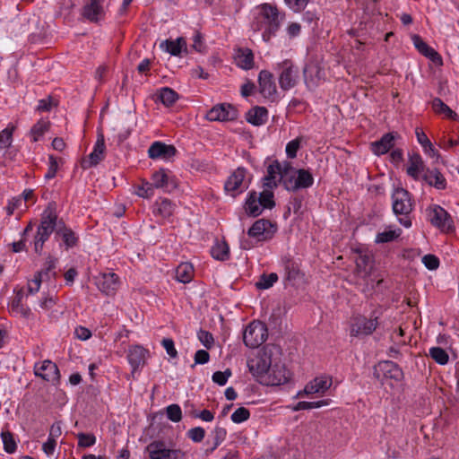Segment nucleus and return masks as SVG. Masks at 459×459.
I'll list each match as a JSON object with an SVG mask.
<instances>
[{
  "instance_id": "f704fd0d",
  "label": "nucleus",
  "mask_w": 459,
  "mask_h": 459,
  "mask_svg": "<svg viewBox=\"0 0 459 459\" xmlns=\"http://www.w3.org/2000/svg\"><path fill=\"white\" fill-rule=\"evenodd\" d=\"M246 118L248 123L259 126L266 123L268 111L264 107H255L247 113Z\"/></svg>"
},
{
  "instance_id": "5fc2aeb1",
  "label": "nucleus",
  "mask_w": 459,
  "mask_h": 459,
  "mask_svg": "<svg viewBox=\"0 0 459 459\" xmlns=\"http://www.w3.org/2000/svg\"><path fill=\"white\" fill-rule=\"evenodd\" d=\"M166 413L169 420L173 422H179L182 419V411L179 405L170 404L166 408Z\"/></svg>"
},
{
  "instance_id": "0eeeda50",
  "label": "nucleus",
  "mask_w": 459,
  "mask_h": 459,
  "mask_svg": "<svg viewBox=\"0 0 459 459\" xmlns=\"http://www.w3.org/2000/svg\"><path fill=\"white\" fill-rule=\"evenodd\" d=\"M272 366L271 356L265 351H257L247 359V368L250 373L261 383Z\"/></svg>"
},
{
  "instance_id": "58836bf2",
  "label": "nucleus",
  "mask_w": 459,
  "mask_h": 459,
  "mask_svg": "<svg viewBox=\"0 0 459 459\" xmlns=\"http://www.w3.org/2000/svg\"><path fill=\"white\" fill-rule=\"evenodd\" d=\"M261 201L258 198L257 193L252 192L248 195L245 209L247 214L256 217L260 215L264 210Z\"/></svg>"
},
{
  "instance_id": "a19ab883",
  "label": "nucleus",
  "mask_w": 459,
  "mask_h": 459,
  "mask_svg": "<svg viewBox=\"0 0 459 459\" xmlns=\"http://www.w3.org/2000/svg\"><path fill=\"white\" fill-rule=\"evenodd\" d=\"M194 277V267L189 263H182L176 269V279L179 282L188 283Z\"/></svg>"
},
{
  "instance_id": "774afa93",
  "label": "nucleus",
  "mask_w": 459,
  "mask_h": 459,
  "mask_svg": "<svg viewBox=\"0 0 459 459\" xmlns=\"http://www.w3.org/2000/svg\"><path fill=\"white\" fill-rule=\"evenodd\" d=\"M56 445L57 440L48 437V439L42 444V450L47 456L50 457L55 454Z\"/></svg>"
},
{
  "instance_id": "5701e85b",
  "label": "nucleus",
  "mask_w": 459,
  "mask_h": 459,
  "mask_svg": "<svg viewBox=\"0 0 459 459\" xmlns=\"http://www.w3.org/2000/svg\"><path fill=\"white\" fill-rule=\"evenodd\" d=\"M151 183L154 188L169 190L177 186V182L171 172L166 169H160L154 171L151 177Z\"/></svg>"
},
{
  "instance_id": "dca6fc26",
  "label": "nucleus",
  "mask_w": 459,
  "mask_h": 459,
  "mask_svg": "<svg viewBox=\"0 0 459 459\" xmlns=\"http://www.w3.org/2000/svg\"><path fill=\"white\" fill-rule=\"evenodd\" d=\"M290 378V373L283 364L275 363L271 366L266 373L264 384L268 385H281L287 383Z\"/></svg>"
},
{
  "instance_id": "e2e57ef3",
  "label": "nucleus",
  "mask_w": 459,
  "mask_h": 459,
  "mask_svg": "<svg viewBox=\"0 0 459 459\" xmlns=\"http://www.w3.org/2000/svg\"><path fill=\"white\" fill-rule=\"evenodd\" d=\"M309 0H284L285 4L294 13H300L303 11Z\"/></svg>"
},
{
  "instance_id": "052dcab7",
  "label": "nucleus",
  "mask_w": 459,
  "mask_h": 459,
  "mask_svg": "<svg viewBox=\"0 0 459 459\" xmlns=\"http://www.w3.org/2000/svg\"><path fill=\"white\" fill-rule=\"evenodd\" d=\"M187 437L195 443H200L205 437V430L202 427L192 428L187 431Z\"/></svg>"
},
{
  "instance_id": "8fccbe9b",
  "label": "nucleus",
  "mask_w": 459,
  "mask_h": 459,
  "mask_svg": "<svg viewBox=\"0 0 459 459\" xmlns=\"http://www.w3.org/2000/svg\"><path fill=\"white\" fill-rule=\"evenodd\" d=\"M213 443L211 447V452H213L225 439L227 437V430L225 428L216 426L212 432Z\"/></svg>"
},
{
  "instance_id": "393cba45",
  "label": "nucleus",
  "mask_w": 459,
  "mask_h": 459,
  "mask_svg": "<svg viewBox=\"0 0 459 459\" xmlns=\"http://www.w3.org/2000/svg\"><path fill=\"white\" fill-rule=\"evenodd\" d=\"M82 15L92 22L104 19L105 10L101 0H88L83 6Z\"/></svg>"
},
{
  "instance_id": "9d476101",
  "label": "nucleus",
  "mask_w": 459,
  "mask_h": 459,
  "mask_svg": "<svg viewBox=\"0 0 459 459\" xmlns=\"http://www.w3.org/2000/svg\"><path fill=\"white\" fill-rule=\"evenodd\" d=\"M276 230V225L272 223L269 220L259 219L253 223L247 234L257 241H266L274 236Z\"/></svg>"
},
{
  "instance_id": "f3484780",
  "label": "nucleus",
  "mask_w": 459,
  "mask_h": 459,
  "mask_svg": "<svg viewBox=\"0 0 459 459\" xmlns=\"http://www.w3.org/2000/svg\"><path fill=\"white\" fill-rule=\"evenodd\" d=\"M332 385V378L326 376H321L314 378L307 383L304 389L297 394V397L310 394H324Z\"/></svg>"
},
{
  "instance_id": "e433bc0d",
  "label": "nucleus",
  "mask_w": 459,
  "mask_h": 459,
  "mask_svg": "<svg viewBox=\"0 0 459 459\" xmlns=\"http://www.w3.org/2000/svg\"><path fill=\"white\" fill-rule=\"evenodd\" d=\"M9 309L12 315L28 318L30 316V309L22 304V294L17 293L16 297L12 300Z\"/></svg>"
},
{
  "instance_id": "49530a36",
  "label": "nucleus",
  "mask_w": 459,
  "mask_h": 459,
  "mask_svg": "<svg viewBox=\"0 0 459 459\" xmlns=\"http://www.w3.org/2000/svg\"><path fill=\"white\" fill-rule=\"evenodd\" d=\"M158 98L163 105L170 107L178 100V93L169 87H164L160 89Z\"/></svg>"
},
{
  "instance_id": "a878e982",
  "label": "nucleus",
  "mask_w": 459,
  "mask_h": 459,
  "mask_svg": "<svg viewBox=\"0 0 459 459\" xmlns=\"http://www.w3.org/2000/svg\"><path fill=\"white\" fill-rule=\"evenodd\" d=\"M105 140L102 134L98 136V139L93 146L92 152L90 153L88 160L83 161L82 167L89 169L97 166L105 157Z\"/></svg>"
},
{
  "instance_id": "79ce46f5",
  "label": "nucleus",
  "mask_w": 459,
  "mask_h": 459,
  "mask_svg": "<svg viewBox=\"0 0 459 459\" xmlns=\"http://www.w3.org/2000/svg\"><path fill=\"white\" fill-rule=\"evenodd\" d=\"M133 189V193L139 197L150 199L154 195L155 188L151 182L146 179H141L139 184L134 185Z\"/></svg>"
},
{
  "instance_id": "b1692460",
  "label": "nucleus",
  "mask_w": 459,
  "mask_h": 459,
  "mask_svg": "<svg viewBox=\"0 0 459 459\" xmlns=\"http://www.w3.org/2000/svg\"><path fill=\"white\" fill-rule=\"evenodd\" d=\"M429 169L426 167L425 162L421 156L418 153H413L409 156L408 164L406 167V173L414 180L422 179V176Z\"/></svg>"
},
{
  "instance_id": "4be33fe9",
  "label": "nucleus",
  "mask_w": 459,
  "mask_h": 459,
  "mask_svg": "<svg viewBox=\"0 0 459 459\" xmlns=\"http://www.w3.org/2000/svg\"><path fill=\"white\" fill-rule=\"evenodd\" d=\"M177 153L173 145L156 141L148 149V156L152 160H169Z\"/></svg>"
},
{
  "instance_id": "c03bdc74",
  "label": "nucleus",
  "mask_w": 459,
  "mask_h": 459,
  "mask_svg": "<svg viewBox=\"0 0 459 459\" xmlns=\"http://www.w3.org/2000/svg\"><path fill=\"white\" fill-rule=\"evenodd\" d=\"M15 126L9 124L4 130L0 132V150L6 151L13 143V134Z\"/></svg>"
},
{
  "instance_id": "20e7f679",
  "label": "nucleus",
  "mask_w": 459,
  "mask_h": 459,
  "mask_svg": "<svg viewBox=\"0 0 459 459\" xmlns=\"http://www.w3.org/2000/svg\"><path fill=\"white\" fill-rule=\"evenodd\" d=\"M291 169V164L289 161L280 162L277 160H273L266 169V175L263 178L264 186L273 189L280 183L284 186V179Z\"/></svg>"
},
{
  "instance_id": "a211bd4d",
  "label": "nucleus",
  "mask_w": 459,
  "mask_h": 459,
  "mask_svg": "<svg viewBox=\"0 0 459 459\" xmlns=\"http://www.w3.org/2000/svg\"><path fill=\"white\" fill-rule=\"evenodd\" d=\"M95 282L99 290L107 296L114 295L119 288L118 276L114 273L99 274Z\"/></svg>"
},
{
  "instance_id": "72a5a7b5",
  "label": "nucleus",
  "mask_w": 459,
  "mask_h": 459,
  "mask_svg": "<svg viewBox=\"0 0 459 459\" xmlns=\"http://www.w3.org/2000/svg\"><path fill=\"white\" fill-rule=\"evenodd\" d=\"M235 62L242 69L249 70L254 66V55L249 48H238L235 54Z\"/></svg>"
},
{
  "instance_id": "6ab92c4d",
  "label": "nucleus",
  "mask_w": 459,
  "mask_h": 459,
  "mask_svg": "<svg viewBox=\"0 0 459 459\" xmlns=\"http://www.w3.org/2000/svg\"><path fill=\"white\" fill-rule=\"evenodd\" d=\"M246 178V169L244 168H238L228 178L225 182V191L235 196L237 194L241 193L247 187L244 180Z\"/></svg>"
},
{
  "instance_id": "aec40b11",
  "label": "nucleus",
  "mask_w": 459,
  "mask_h": 459,
  "mask_svg": "<svg viewBox=\"0 0 459 459\" xmlns=\"http://www.w3.org/2000/svg\"><path fill=\"white\" fill-rule=\"evenodd\" d=\"M34 373L37 377L48 382H57L60 377L57 366L49 359L36 363L34 366Z\"/></svg>"
},
{
  "instance_id": "4d7b16f0",
  "label": "nucleus",
  "mask_w": 459,
  "mask_h": 459,
  "mask_svg": "<svg viewBox=\"0 0 459 459\" xmlns=\"http://www.w3.org/2000/svg\"><path fill=\"white\" fill-rule=\"evenodd\" d=\"M46 268L41 270L39 273H43V280L50 279L56 275L55 268L56 265V259L48 256L46 260Z\"/></svg>"
},
{
  "instance_id": "864d4df0",
  "label": "nucleus",
  "mask_w": 459,
  "mask_h": 459,
  "mask_svg": "<svg viewBox=\"0 0 459 459\" xmlns=\"http://www.w3.org/2000/svg\"><path fill=\"white\" fill-rule=\"evenodd\" d=\"M78 439V447L87 448L96 444V437L93 434L80 432L76 435Z\"/></svg>"
},
{
  "instance_id": "4468645a",
  "label": "nucleus",
  "mask_w": 459,
  "mask_h": 459,
  "mask_svg": "<svg viewBox=\"0 0 459 459\" xmlns=\"http://www.w3.org/2000/svg\"><path fill=\"white\" fill-rule=\"evenodd\" d=\"M149 356V351L141 345L135 344L129 347L127 361L132 368L133 375L143 368Z\"/></svg>"
},
{
  "instance_id": "bb28decb",
  "label": "nucleus",
  "mask_w": 459,
  "mask_h": 459,
  "mask_svg": "<svg viewBox=\"0 0 459 459\" xmlns=\"http://www.w3.org/2000/svg\"><path fill=\"white\" fill-rule=\"evenodd\" d=\"M297 70L289 61L282 64V71L279 76V83L282 90L287 91L295 86L297 82Z\"/></svg>"
},
{
  "instance_id": "338daca9",
  "label": "nucleus",
  "mask_w": 459,
  "mask_h": 459,
  "mask_svg": "<svg viewBox=\"0 0 459 459\" xmlns=\"http://www.w3.org/2000/svg\"><path fill=\"white\" fill-rule=\"evenodd\" d=\"M422 263L423 264L429 269V270H436L439 266V260L438 258L434 255H425L422 257Z\"/></svg>"
},
{
  "instance_id": "37998d69",
  "label": "nucleus",
  "mask_w": 459,
  "mask_h": 459,
  "mask_svg": "<svg viewBox=\"0 0 459 459\" xmlns=\"http://www.w3.org/2000/svg\"><path fill=\"white\" fill-rule=\"evenodd\" d=\"M211 254L213 258L225 261L230 257V248L225 241H216L212 247Z\"/></svg>"
},
{
  "instance_id": "f257e3e1",
  "label": "nucleus",
  "mask_w": 459,
  "mask_h": 459,
  "mask_svg": "<svg viewBox=\"0 0 459 459\" xmlns=\"http://www.w3.org/2000/svg\"><path fill=\"white\" fill-rule=\"evenodd\" d=\"M252 14L251 27L255 31H263L262 38L264 41H269L276 34L285 17L276 5L267 3L255 6Z\"/></svg>"
},
{
  "instance_id": "7c9ffc66",
  "label": "nucleus",
  "mask_w": 459,
  "mask_h": 459,
  "mask_svg": "<svg viewBox=\"0 0 459 459\" xmlns=\"http://www.w3.org/2000/svg\"><path fill=\"white\" fill-rule=\"evenodd\" d=\"M422 179L430 186H434L437 190H443L446 187V180L443 174L437 169H427L423 174Z\"/></svg>"
},
{
  "instance_id": "4c0bfd02",
  "label": "nucleus",
  "mask_w": 459,
  "mask_h": 459,
  "mask_svg": "<svg viewBox=\"0 0 459 459\" xmlns=\"http://www.w3.org/2000/svg\"><path fill=\"white\" fill-rule=\"evenodd\" d=\"M50 129V122L47 119H39L31 127L29 136L33 143L40 141Z\"/></svg>"
},
{
  "instance_id": "6e6d98bb",
  "label": "nucleus",
  "mask_w": 459,
  "mask_h": 459,
  "mask_svg": "<svg viewBox=\"0 0 459 459\" xmlns=\"http://www.w3.org/2000/svg\"><path fill=\"white\" fill-rule=\"evenodd\" d=\"M57 170H58L57 159L52 154L48 155V171L44 176L45 179L49 180V179L54 178L57 173Z\"/></svg>"
},
{
  "instance_id": "de8ad7c7",
  "label": "nucleus",
  "mask_w": 459,
  "mask_h": 459,
  "mask_svg": "<svg viewBox=\"0 0 459 459\" xmlns=\"http://www.w3.org/2000/svg\"><path fill=\"white\" fill-rule=\"evenodd\" d=\"M4 445V450L8 454H13L17 448V444L14 440L13 435L9 430L3 429L0 434Z\"/></svg>"
},
{
  "instance_id": "7ed1b4c3",
  "label": "nucleus",
  "mask_w": 459,
  "mask_h": 459,
  "mask_svg": "<svg viewBox=\"0 0 459 459\" xmlns=\"http://www.w3.org/2000/svg\"><path fill=\"white\" fill-rule=\"evenodd\" d=\"M392 201L393 212L397 216L399 223L404 228H411L410 214L414 207L411 194L403 188H396L392 195Z\"/></svg>"
},
{
  "instance_id": "423d86ee",
  "label": "nucleus",
  "mask_w": 459,
  "mask_h": 459,
  "mask_svg": "<svg viewBox=\"0 0 459 459\" xmlns=\"http://www.w3.org/2000/svg\"><path fill=\"white\" fill-rule=\"evenodd\" d=\"M267 339V327L260 321L251 322L244 330L243 342L248 348H258Z\"/></svg>"
},
{
  "instance_id": "0e129e2a",
  "label": "nucleus",
  "mask_w": 459,
  "mask_h": 459,
  "mask_svg": "<svg viewBox=\"0 0 459 459\" xmlns=\"http://www.w3.org/2000/svg\"><path fill=\"white\" fill-rule=\"evenodd\" d=\"M43 281V273H38L34 279L28 282V291L30 294H35L39 290L41 281Z\"/></svg>"
},
{
  "instance_id": "c756f323",
  "label": "nucleus",
  "mask_w": 459,
  "mask_h": 459,
  "mask_svg": "<svg viewBox=\"0 0 459 459\" xmlns=\"http://www.w3.org/2000/svg\"><path fill=\"white\" fill-rule=\"evenodd\" d=\"M395 135L393 133L384 134L380 140L371 143V151L376 155H383L388 152L394 144Z\"/></svg>"
},
{
  "instance_id": "6e6552de",
  "label": "nucleus",
  "mask_w": 459,
  "mask_h": 459,
  "mask_svg": "<svg viewBox=\"0 0 459 459\" xmlns=\"http://www.w3.org/2000/svg\"><path fill=\"white\" fill-rule=\"evenodd\" d=\"M150 459H183L185 452L178 448H169L163 440H154L145 448Z\"/></svg>"
},
{
  "instance_id": "1a4fd4ad",
  "label": "nucleus",
  "mask_w": 459,
  "mask_h": 459,
  "mask_svg": "<svg viewBox=\"0 0 459 459\" xmlns=\"http://www.w3.org/2000/svg\"><path fill=\"white\" fill-rule=\"evenodd\" d=\"M428 215L431 224L442 231H452L454 222L450 214L441 206L433 204L428 209Z\"/></svg>"
},
{
  "instance_id": "2f4dec72",
  "label": "nucleus",
  "mask_w": 459,
  "mask_h": 459,
  "mask_svg": "<svg viewBox=\"0 0 459 459\" xmlns=\"http://www.w3.org/2000/svg\"><path fill=\"white\" fill-rule=\"evenodd\" d=\"M160 48L172 56H179L182 50L186 49V41L181 37L175 40L166 39L160 42Z\"/></svg>"
},
{
  "instance_id": "473e14b6",
  "label": "nucleus",
  "mask_w": 459,
  "mask_h": 459,
  "mask_svg": "<svg viewBox=\"0 0 459 459\" xmlns=\"http://www.w3.org/2000/svg\"><path fill=\"white\" fill-rule=\"evenodd\" d=\"M402 230L393 225L386 226L383 231L378 232L375 238L376 244L390 243L400 238Z\"/></svg>"
},
{
  "instance_id": "c85d7f7f",
  "label": "nucleus",
  "mask_w": 459,
  "mask_h": 459,
  "mask_svg": "<svg viewBox=\"0 0 459 459\" xmlns=\"http://www.w3.org/2000/svg\"><path fill=\"white\" fill-rule=\"evenodd\" d=\"M412 41L419 52L426 57L429 58L435 64L442 63L441 56L433 48L429 47L425 41H423L420 36L414 35L412 37Z\"/></svg>"
},
{
  "instance_id": "69168bd1",
  "label": "nucleus",
  "mask_w": 459,
  "mask_h": 459,
  "mask_svg": "<svg viewBox=\"0 0 459 459\" xmlns=\"http://www.w3.org/2000/svg\"><path fill=\"white\" fill-rule=\"evenodd\" d=\"M161 345L165 349L167 354L175 359L178 357V351L175 348L174 341L171 338H164L161 341Z\"/></svg>"
},
{
  "instance_id": "680f3d73",
  "label": "nucleus",
  "mask_w": 459,
  "mask_h": 459,
  "mask_svg": "<svg viewBox=\"0 0 459 459\" xmlns=\"http://www.w3.org/2000/svg\"><path fill=\"white\" fill-rule=\"evenodd\" d=\"M231 376L230 369L225 371H216L212 374V379L219 385H225L229 377Z\"/></svg>"
},
{
  "instance_id": "c9c22d12",
  "label": "nucleus",
  "mask_w": 459,
  "mask_h": 459,
  "mask_svg": "<svg viewBox=\"0 0 459 459\" xmlns=\"http://www.w3.org/2000/svg\"><path fill=\"white\" fill-rule=\"evenodd\" d=\"M56 235L62 238L67 249L74 247L78 240L75 233L62 222H59V226H57L56 230Z\"/></svg>"
},
{
  "instance_id": "9b49d317",
  "label": "nucleus",
  "mask_w": 459,
  "mask_h": 459,
  "mask_svg": "<svg viewBox=\"0 0 459 459\" xmlns=\"http://www.w3.org/2000/svg\"><path fill=\"white\" fill-rule=\"evenodd\" d=\"M377 317L367 318L363 316H357L351 319L350 333L351 336L369 335L377 327Z\"/></svg>"
},
{
  "instance_id": "ddd939ff",
  "label": "nucleus",
  "mask_w": 459,
  "mask_h": 459,
  "mask_svg": "<svg viewBox=\"0 0 459 459\" xmlns=\"http://www.w3.org/2000/svg\"><path fill=\"white\" fill-rule=\"evenodd\" d=\"M238 110L230 104L222 103L212 107L205 117L209 121H232L238 118Z\"/></svg>"
},
{
  "instance_id": "f03ea898",
  "label": "nucleus",
  "mask_w": 459,
  "mask_h": 459,
  "mask_svg": "<svg viewBox=\"0 0 459 459\" xmlns=\"http://www.w3.org/2000/svg\"><path fill=\"white\" fill-rule=\"evenodd\" d=\"M57 215L53 204H48L43 211L40 224L38 227L34 238V249L38 254H41L45 242L49 238L50 235L56 230Z\"/></svg>"
},
{
  "instance_id": "3c124183",
  "label": "nucleus",
  "mask_w": 459,
  "mask_h": 459,
  "mask_svg": "<svg viewBox=\"0 0 459 459\" xmlns=\"http://www.w3.org/2000/svg\"><path fill=\"white\" fill-rule=\"evenodd\" d=\"M278 281V275L275 273L261 275L259 281L256 282V287L260 290H266L271 288Z\"/></svg>"
},
{
  "instance_id": "ea45409f",
  "label": "nucleus",
  "mask_w": 459,
  "mask_h": 459,
  "mask_svg": "<svg viewBox=\"0 0 459 459\" xmlns=\"http://www.w3.org/2000/svg\"><path fill=\"white\" fill-rule=\"evenodd\" d=\"M433 111L437 115H443L445 117L456 120L458 116L439 98H435L431 102Z\"/></svg>"
},
{
  "instance_id": "39448f33",
  "label": "nucleus",
  "mask_w": 459,
  "mask_h": 459,
  "mask_svg": "<svg viewBox=\"0 0 459 459\" xmlns=\"http://www.w3.org/2000/svg\"><path fill=\"white\" fill-rule=\"evenodd\" d=\"M313 184L314 178L308 170L303 169H296L292 166L284 179V188L290 192L308 188Z\"/></svg>"
},
{
  "instance_id": "f8f14e48",
  "label": "nucleus",
  "mask_w": 459,
  "mask_h": 459,
  "mask_svg": "<svg viewBox=\"0 0 459 459\" xmlns=\"http://www.w3.org/2000/svg\"><path fill=\"white\" fill-rule=\"evenodd\" d=\"M376 377L383 383L388 380L399 382L403 378V371L398 365L393 361H382L375 368Z\"/></svg>"
},
{
  "instance_id": "2eb2a0df",
  "label": "nucleus",
  "mask_w": 459,
  "mask_h": 459,
  "mask_svg": "<svg viewBox=\"0 0 459 459\" xmlns=\"http://www.w3.org/2000/svg\"><path fill=\"white\" fill-rule=\"evenodd\" d=\"M373 261L370 255L367 254H359L356 258V273L362 280L366 281L368 288H374V281L372 279Z\"/></svg>"
},
{
  "instance_id": "cd10ccee",
  "label": "nucleus",
  "mask_w": 459,
  "mask_h": 459,
  "mask_svg": "<svg viewBox=\"0 0 459 459\" xmlns=\"http://www.w3.org/2000/svg\"><path fill=\"white\" fill-rule=\"evenodd\" d=\"M176 205L168 198H158L153 204L152 213L162 220H169L175 211Z\"/></svg>"
},
{
  "instance_id": "09e8293b",
  "label": "nucleus",
  "mask_w": 459,
  "mask_h": 459,
  "mask_svg": "<svg viewBox=\"0 0 459 459\" xmlns=\"http://www.w3.org/2000/svg\"><path fill=\"white\" fill-rule=\"evenodd\" d=\"M429 354L437 364L446 365L448 363L449 356L447 352L440 347H431Z\"/></svg>"
},
{
  "instance_id": "412c9836",
  "label": "nucleus",
  "mask_w": 459,
  "mask_h": 459,
  "mask_svg": "<svg viewBox=\"0 0 459 459\" xmlns=\"http://www.w3.org/2000/svg\"><path fill=\"white\" fill-rule=\"evenodd\" d=\"M258 82L260 88V93L264 98L273 101L277 97V89L273 81V74L265 70L259 73Z\"/></svg>"
},
{
  "instance_id": "a18cd8bd",
  "label": "nucleus",
  "mask_w": 459,
  "mask_h": 459,
  "mask_svg": "<svg viewBox=\"0 0 459 459\" xmlns=\"http://www.w3.org/2000/svg\"><path fill=\"white\" fill-rule=\"evenodd\" d=\"M330 399H324L316 402H299L294 406L291 407L293 411H304V410H311L315 408H320L323 406H327L330 404Z\"/></svg>"
},
{
  "instance_id": "603ef678",
  "label": "nucleus",
  "mask_w": 459,
  "mask_h": 459,
  "mask_svg": "<svg viewBox=\"0 0 459 459\" xmlns=\"http://www.w3.org/2000/svg\"><path fill=\"white\" fill-rule=\"evenodd\" d=\"M273 189L266 188L261 193L257 194L259 200L261 201V204L264 209H272L274 205L273 200Z\"/></svg>"
},
{
  "instance_id": "13d9d810",
  "label": "nucleus",
  "mask_w": 459,
  "mask_h": 459,
  "mask_svg": "<svg viewBox=\"0 0 459 459\" xmlns=\"http://www.w3.org/2000/svg\"><path fill=\"white\" fill-rule=\"evenodd\" d=\"M250 416L249 411L245 407L238 408L230 416L234 423H241L248 420Z\"/></svg>"
},
{
  "instance_id": "bf43d9fd",
  "label": "nucleus",
  "mask_w": 459,
  "mask_h": 459,
  "mask_svg": "<svg viewBox=\"0 0 459 459\" xmlns=\"http://www.w3.org/2000/svg\"><path fill=\"white\" fill-rule=\"evenodd\" d=\"M301 145V138H296L290 141L286 145V155L290 159H294L297 156V152Z\"/></svg>"
}]
</instances>
